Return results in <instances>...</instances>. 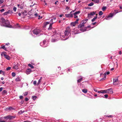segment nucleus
Here are the masks:
<instances>
[{
	"label": "nucleus",
	"instance_id": "4d7b16f0",
	"mask_svg": "<svg viewBox=\"0 0 122 122\" xmlns=\"http://www.w3.org/2000/svg\"><path fill=\"white\" fill-rule=\"evenodd\" d=\"M74 15V17L75 18H76L77 17V16L76 15Z\"/></svg>",
	"mask_w": 122,
	"mask_h": 122
},
{
	"label": "nucleus",
	"instance_id": "052dcab7",
	"mask_svg": "<svg viewBox=\"0 0 122 122\" xmlns=\"http://www.w3.org/2000/svg\"><path fill=\"white\" fill-rule=\"evenodd\" d=\"M97 92H98V93H102V90H101V91H98Z\"/></svg>",
	"mask_w": 122,
	"mask_h": 122
},
{
	"label": "nucleus",
	"instance_id": "4468645a",
	"mask_svg": "<svg viewBox=\"0 0 122 122\" xmlns=\"http://www.w3.org/2000/svg\"><path fill=\"white\" fill-rule=\"evenodd\" d=\"M110 74V72L109 71H108L106 73H105L104 75V77L102 78L101 79L100 81H102L103 80H104L106 78V74H107V75H108Z\"/></svg>",
	"mask_w": 122,
	"mask_h": 122
},
{
	"label": "nucleus",
	"instance_id": "09e8293b",
	"mask_svg": "<svg viewBox=\"0 0 122 122\" xmlns=\"http://www.w3.org/2000/svg\"><path fill=\"white\" fill-rule=\"evenodd\" d=\"M39 18H38V19H41L42 18V17H40V15H39Z\"/></svg>",
	"mask_w": 122,
	"mask_h": 122
},
{
	"label": "nucleus",
	"instance_id": "69168bd1",
	"mask_svg": "<svg viewBox=\"0 0 122 122\" xmlns=\"http://www.w3.org/2000/svg\"><path fill=\"white\" fill-rule=\"evenodd\" d=\"M9 43H6L5 44V45H9Z\"/></svg>",
	"mask_w": 122,
	"mask_h": 122
},
{
	"label": "nucleus",
	"instance_id": "f257e3e1",
	"mask_svg": "<svg viewBox=\"0 0 122 122\" xmlns=\"http://www.w3.org/2000/svg\"><path fill=\"white\" fill-rule=\"evenodd\" d=\"M56 22V21H54L52 23H51L49 27L48 28V35H51L52 34H53L52 36L51 41L52 42H56L59 40L60 38L61 40H66L67 39V37L64 35L62 33L59 34L57 33L56 31L54 28H52V24Z\"/></svg>",
	"mask_w": 122,
	"mask_h": 122
},
{
	"label": "nucleus",
	"instance_id": "f3484780",
	"mask_svg": "<svg viewBox=\"0 0 122 122\" xmlns=\"http://www.w3.org/2000/svg\"><path fill=\"white\" fill-rule=\"evenodd\" d=\"M113 92L112 89L111 88L107 89V93H112Z\"/></svg>",
	"mask_w": 122,
	"mask_h": 122
},
{
	"label": "nucleus",
	"instance_id": "c03bdc74",
	"mask_svg": "<svg viewBox=\"0 0 122 122\" xmlns=\"http://www.w3.org/2000/svg\"><path fill=\"white\" fill-rule=\"evenodd\" d=\"M115 13H114V15H115L116 14L118 13V12H118L116 10H115ZM121 11H119V12H121Z\"/></svg>",
	"mask_w": 122,
	"mask_h": 122
},
{
	"label": "nucleus",
	"instance_id": "6e6d98bb",
	"mask_svg": "<svg viewBox=\"0 0 122 122\" xmlns=\"http://www.w3.org/2000/svg\"><path fill=\"white\" fill-rule=\"evenodd\" d=\"M69 9V8L68 7H66V10H68Z\"/></svg>",
	"mask_w": 122,
	"mask_h": 122
},
{
	"label": "nucleus",
	"instance_id": "58836bf2",
	"mask_svg": "<svg viewBox=\"0 0 122 122\" xmlns=\"http://www.w3.org/2000/svg\"><path fill=\"white\" fill-rule=\"evenodd\" d=\"M28 94V92H26L24 93V96H26Z\"/></svg>",
	"mask_w": 122,
	"mask_h": 122
},
{
	"label": "nucleus",
	"instance_id": "ea45409f",
	"mask_svg": "<svg viewBox=\"0 0 122 122\" xmlns=\"http://www.w3.org/2000/svg\"><path fill=\"white\" fill-rule=\"evenodd\" d=\"M17 9L15 7H14L13 8V10L15 11H16Z\"/></svg>",
	"mask_w": 122,
	"mask_h": 122
},
{
	"label": "nucleus",
	"instance_id": "cd10ccee",
	"mask_svg": "<svg viewBox=\"0 0 122 122\" xmlns=\"http://www.w3.org/2000/svg\"><path fill=\"white\" fill-rule=\"evenodd\" d=\"M41 78L38 81L37 83V85H39L41 81Z\"/></svg>",
	"mask_w": 122,
	"mask_h": 122
},
{
	"label": "nucleus",
	"instance_id": "b1692460",
	"mask_svg": "<svg viewBox=\"0 0 122 122\" xmlns=\"http://www.w3.org/2000/svg\"><path fill=\"white\" fill-rule=\"evenodd\" d=\"M9 11H8L6 12H5L4 13H3V15H7V14L9 13Z\"/></svg>",
	"mask_w": 122,
	"mask_h": 122
},
{
	"label": "nucleus",
	"instance_id": "37998d69",
	"mask_svg": "<svg viewBox=\"0 0 122 122\" xmlns=\"http://www.w3.org/2000/svg\"><path fill=\"white\" fill-rule=\"evenodd\" d=\"M24 112V111H20V112H19V113H20V114H21L23 113Z\"/></svg>",
	"mask_w": 122,
	"mask_h": 122
},
{
	"label": "nucleus",
	"instance_id": "20e7f679",
	"mask_svg": "<svg viewBox=\"0 0 122 122\" xmlns=\"http://www.w3.org/2000/svg\"><path fill=\"white\" fill-rule=\"evenodd\" d=\"M70 30L71 29L70 28L68 27L66 28L64 32L65 36L67 37L68 39L71 35Z\"/></svg>",
	"mask_w": 122,
	"mask_h": 122
},
{
	"label": "nucleus",
	"instance_id": "8fccbe9b",
	"mask_svg": "<svg viewBox=\"0 0 122 122\" xmlns=\"http://www.w3.org/2000/svg\"><path fill=\"white\" fill-rule=\"evenodd\" d=\"M104 96L106 98H107L108 97V95L107 94H106Z\"/></svg>",
	"mask_w": 122,
	"mask_h": 122
},
{
	"label": "nucleus",
	"instance_id": "0eeeda50",
	"mask_svg": "<svg viewBox=\"0 0 122 122\" xmlns=\"http://www.w3.org/2000/svg\"><path fill=\"white\" fill-rule=\"evenodd\" d=\"M56 18L55 17L53 19H51L50 22H46L45 23V24L46 25H47L49 23H50V24L51 23H53L54 21H56ZM50 25H49L50 26ZM50 26H49V27Z\"/></svg>",
	"mask_w": 122,
	"mask_h": 122
},
{
	"label": "nucleus",
	"instance_id": "2f4dec72",
	"mask_svg": "<svg viewBox=\"0 0 122 122\" xmlns=\"http://www.w3.org/2000/svg\"><path fill=\"white\" fill-rule=\"evenodd\" d=\"M32 99H33V100H35L36 99V98H37V97L36 96H32Z\"/></svg>",
	"mask_w": 122,
	"mask_h": 122
},
{
	"label": "nucleus",
	"instance_id": "a19ab883",
	"mask_svg": "<svg viewBox=\"0 0 122 122\" xmlns=\"http://www.w3.org/2000/svg\"><path fill=\"white\" fill-rule=\"evenodd\" d=\"M11 67H9L6 68V70L7 71H8L10 70L11 69Z\"/></svg>",
	"mask_w": 122,
	"mask_h": 122
},
{
	"label": "nucleus",
	"instance_id": "a18cd8bd",
	"mask_svg": "<svg viewBox=\"0 0 122 122\" xmlns=\"http://www.w3.org/2000/svg\"><path fill=\"white\" fill-rule=\"evenodd\" d=\"M93 90L94 91L96 92H97V89L96 88H94Z\"/></svg>",
	"mask_w": 122,
	"mask_h": 122
},
{
	"label": "nucleus",
	"instance_id": "aec40b11",
	"mask_svg": "<svg viewBox=\"0 0 122 122\" xmlns=\"http://www.w3.org/2000/svg\"><path fill=\"white\" fill-rule=\"evenodd\" d=\"M82 92L84 93H86L87 92V90L86 89H84L82 90Z\"/></svg>",
	"mask_w": 122,
	"mask_h": 122
},
{
	"label": "nucleus",
	"instance_id": "49530a36",
	"mask_svg": "<svg viewBox=\"0 0 122 122\" xmlns=\"http://www.w3.org/2000/svg\"><path fill=\"white\" fill-rule=\"evenodd\" d=\"M4 9H2L1 10H0V11L1 12H2L4 11Z\"/></svg>",
	"mask_w": 122,
	"mask_h": 122
},
{
	"label": "nucleus",
	"instance_id": "72a5a7b5",
	"mask_svg": "<svg viewBox=\"0 0 122 122\" xmlns=\"http://www.w3.org/2000/svg\"><path fill=\"white\" fill-rule=\"evenodd\" d=\"M1 48L4 49L5 50H6V48L5 46H3L1 47Z\"/></svg>",
	"mask_w": 122,
	"mask_h": 122
},
{
	"label": "nucleus",
	"instance_id": "dca6fc26",
	"mask_svg": "<svg viewBox=\"0 0 122 122\" xmlns=\"http://www.w3.org/2000/svg\"><path fill=\"white\" fill-rule=\"evenodd\" d=\"M65 16L67 17H73V15L71 14H65Z\"/></svg>",
	"mask_w": 122,
	"mask_h": 122
},
{
	"label": "nucleus",
	"instance_id": "412c9836",
	"mask_svg": "<svg viewBox=\"0 0 122 122\" xmlns=\"http://www.w3.org/2000/svg\"><path fill=\"white\" fill-rule=\"evenodd\" d=\"M97 16L94 17L92 20V21L93 22L97 18Z\"/></svg>",
	"mask_w": 122,
	"mask_h": 122
},
{
	"label": "nucleus",
	"instance_id": "423d86ee",
	"mask_svg": "<svg viewBox=\"0 0 122 122\" xmlns=\"http://www.w3.org/2000/svg\"><path fill=\"white\" fill-rule=\"evenodd\" d=\"M114 15V13H110L108 15L106 16L105 19L107 20H109L110 19V18L112 17Z\"/></svg>",
	"mask_w": 122,
	"mask_h": 122
},
{
	"label": "nucleus",
	"instance_id": "6e6552de",
	"mask_svg": "<svg viewBox=\"0 0 122 122\" xmlns=\"http://www.w3.org/2000/svg\"><path fill=\"white\" fill-rule=\"evenodd\" d=\"M15 118V117L13 116L10 115H8L7 116L4 117V118L5 119H9L10 120L11 119L14 118Z\"/></svg>",
	"mask_w": 122,
	"mask_h": 122
},
{
	"label": "nucleus",
	"instance_id": "ddd939ff",
	"mask_svg": "<svg viewBox=\"0 0 122 122\" xmlns=\"http://www.w3.org/2000/svg\"><path fill=\"white\" fill-rule=\"evenodd\" d=\"M46 41L45 40H44L42 42H41L40 43V45L41 46H42L44 47H45L46 46V45H45L46 43Z\"/></svg>",
	"mask_w": 122,
	"mask_h": 122
},
{
	"label": "nucleus",
	"instance_id": "864d4df0",
	"mask_svg": "<svg viewBox=\"0 0 122 122\" xmlns=\"http://www.w3.org/2000/svg\"><path fill=\"white\" fill-rule=\"evenodd\" d=\"M23 98V96H20L19 98L20 99H21Z\"/></svg>",
	"mask_w": 122,
	"mask_h": 122
},
{
	"label": "nucleus",
	"instance_id": "13d9d810",
	"mask_svg": "<svg viewBox=\"0 0 122 122\" xmlns=\"http://www.w3.org/2000/svg\"><path fill=\"white\" fill-rule=\"evenodd\" d=\"M34 15L36 16H38V14L37 13H35L34 14Z\"/></svg>",
	"mask_w": 122,
	"mask_h": 122
},
{
	"label": "nucleus",
	"instance_id": "c85d7f7f",
	"mask_svg": "<svg viewBox=\"0 0 122 122\" xmlns=\"http://www.w3.org/2000/svg\"><path fill=\"white\" fill-rule=\"evenodd\" d=\"M94 5V3L93 2H91L90 3L88 4V6H91L93 5Z\"/></svg>",
	"mask_w": 122,
	"mask_h": 122
},
{
	"label": "nucleus",
	"instance_id": "9b49d317",
	"mask_svg": "<svg viewBox=\"0 0 122 122\" xmlns=\"http://www.w3.org/2000/svg\"><path fill=\"white\" fill-rule=\"evenodd\" d=\"M95 14V13L94 11L91 12L88 14V17L89 18H91V17L93 16V15Z\"/></svg>",
	"mask_w": 122,
	"mask_h": 122
},
{
	"label": "nucleus",
	"instance_id": "680f3d73",
	"mask_svg": "<svg viewBox=\"0 0 122 122\" xmlns=\"http://www.w3.org/2000/svg\"><path fill=\"white\" fill-rule=\"evenodd\" d=\"M18 15L19 16H20L21 15V14L20 13H18Z\"/></svg>",
	"mask_w": 122,
	"mask_h": 122
},
{
	"label": "nucleus",
	"instance_id": "7c9ffc66",
	"mask_svg": "<svg viewBox=\"0 0 122 122\" xmlns=\"http://www.w3.org/2000/svg\"><path fill=\"white\" fill-rule=\"evenodd\" d=\"M103 14V13L102 11H100L99 13V15H101Z\"/></svg>",
	"mask_w": 122,
	"mask_h": 122
},
{
	"label": "nucleus",
	"instance_id": "f704fd0d",
	"mask_svg": "<svg viewBox=\"0 0 122 122\" xmlns=\"http://www.w3.org/2000/svg\"><path fill=\"white\" fill-rule=\"evenodd\" d=\"M15 75H16L15 74L14 72H13L12 73V76H13V77H15Z\"/></svg>",
	"mask_w": 122,
	"mask_h": 122
},
{
	"label": "nucleus",
	"instance_id": "bb28decb",
	"mask_svg": "<svg viewBox=\"0 0 122 122\" xmlns=\"http://www.w3.org/2000/svg\"><path fill=\"white\" fill-rule=\"evenodd\" d=\"M28 66L31 67V68H34V66L30 63L28 64Z\"/></svg>",
	"mask_w": 122,
	"mask_h": 122
},
{
	"label": "nucleus",
	"instance_id": "9d476101",
	"mask_svg": "<svg viewBox=\"0 0 122 122\" xmlns=\"http://www.w3.org/2000/svg\"><path fill=\"white\" fill-rule=\"evenodd\" d=\"M79 20V19H76V20L75 22L71 23V25L72 26H75L76 24H77L78 21Z\"/></svg>",
	"mask_w": 122,
	"mask_h": 122
},
{
	"label": "nucleus",
	"instance_id": "a211bd4d",
	"mask_svg": "<svg viewBox=\"0 0 122 122\" xmlns=\"http://www.w3.org/2000/svg\"><path fill=\"white\" fill-rule=\"evenodd\" d=\"M5 57L7 59L9 60L10 59V57L8 55H4Z\"/></svg>",
	"mask_w": 122,
	"mask_h": 122
},
{
	"label": "nucleus",
	"instance_id": "3c124183",
	"mask_svg": "<svg viewBox=\"0 0 122 122\" xmlns=\"http://www.w3.org/2000/svg\"><path fill=\"white\" fill-rule=\"evenodd\" d=\"M25 101H28L29 100V99L27 98L26 97L25 98Z\"/></svg>",
	"mask_w": 122,
	"mask_h": 122
},
{
	"label": "nucleus",
	"instance_id": "79ce46f5",
	"mask_svg": "<svg viewBox=\"0 0 122 122\" xmlns=\"http://www.w3.org/2000/svg\"><path fill=\"white\" fill-rule=\"evenodd\" d=\"M4 2L3 0H0V4H1L3 3Z\"/></svg>",
	"mask_w": 122,
	"mask_h": 122
},
{
	"label": "nucleus",
	"instance_id": "7ed1b4c3",
	"mask_svg": "<svg viewBox=\"0 0 122 122\" xmlns=\"http://www.w3.org/2000/svg\"><path fill=\"white\" fill-rule=\"evenodd\" d=\"M86 30H83L82 29V28H81L80 27H79L78 26L77 27L75 28L74 29H73L71 31L73 34H75L80 33L81 32H84Z\"/></svg>",
	"mask_w": 122,
	"mask_h": 122
},
{
	"label": "nucleus",
	"instance_id": "393cba45",
	"mask_svg": "<svg viewBox=\"0 0 122 122\" xmlns=\"http://www.w3.org/2000/svg\"><path fill=\"white\" fill-rule=\"evenodd\" d=\"M80 13V12L79 11H78L75 12L73 14L74 15H76L78 14H79Z\"/></svg>",
	"mask_w": 122,
	"mask_h": 122
},
{
	"label": "nucleus",
	"instance_id": "4c0bfd02",
	"mask_svg": "<svg viewBox=\"0 0 122 122\" xmlns=\"http://www.w3.org/2000/svg\"><path fill=\"white\" fill-rule=\"evenodd\" d=\"M19 8L21 9H23V6L22 5H20Z\"/></svg>",
	"mask_w": 122,
	"mask_h": 122
},
{
	"label": "nucleus",
	"instance_id": "e2e57ef3",
	"mask_svg": "<svg viewBox=\"0 0 122 122\" xmlns=\"http://www.w3.org/2000/svg\"><path fill=\"white\" fill-rule=\"evenodd\" d=\"M2 72H3V71H2L1 70H0V74H2Z\"/></svg>",
	"mask_w": 122,
	"mask_h": 122
},
{
	"label": "nucleus",
	"instance_id": "1a4fd4ad",
	"mask_svg": "<svg viewBox=\"0 0 122 122\" xmlns=\"http://www.w3.org/2000/svg\"><path fill=\"white\" fill-rule=\"evenodd\" d=\"M119 82L117 79H115L113 80V84L114 85H117L118 84Z\"/></svg>",
	"mask_w": 122,
	"mask_h": 122
},
{
	"label": "nucleus",
	"instance_id": "0e129e2a",
	"mask_svg": "<svg viewBox=\"0 0 122 122\" xmlns=\"http://www.w3.org/2000/svg\"><path fill=\"white\" fill-rule=\"evenodd\" d=\"M112 115H109V116H106V117H112Z\"/></svg>",
	"mask_w": 122,
	"mask_h": 122
},
{
	"label": "nucleus",
	"instance_id": "774afa93",
	"mask_svg": "<svg viewBox=\"0 0 122 122\" xmlns=\"http://www.w3.org/2000/svg\"><path fill=\"white\" fill-rule=\"evenodd\" d=\"M121 51H120L119 52V54L120 55H121Z\"/></svg>",
	"mask_w": 122,
	"mask_h": 122
},
{
	"label": "nucleus",
	"instance_id": "5701e85b",
	"mask_svg": "<svg viewBox=\"0 0 122 122\" xmlns=\"http://www.w3.org/2000/svg\"><path fill=\"white\" fill-rule=\"evenodd\" d=\"M92 1L96 3H98L99 2V0H92Z\"/></svg>",
	"mask_w": 122,
	"mask_h": 122
},
{
	"label": "nucleus",
	"instance_id": "603ef678",
	"mask_svg": "<svg viewBox=\"0 0 122 122\" xmlns=\"http://www.w3.org/2000/svg\"><path fill=\"white\" fill-rule=\"evenodd\" d=\"M1 55L2 56H4V55H5V53H1Z\"/></svg>",
	"mask_w": 122,
	"mask_h": 122
},
{
	"label": "nucleus",
	"instance_id": "338daca9",
	"mask_svg": "<svg viewBox=\"0 0 122 122\" xmlns=\"http://www.w3.org/2000/svg\"><path fill=\"white\" fill-rule=\"evenodd\" d=\"M96 23V22H95V23H92V24L93 25H94Z\"/></svg>",
	"mask_w": 122,
	"mask_h": 122
},
{
	"label": "nucleus",
	"instance_id": "a878e982",
	"mask_svg": "<svg viewBox=\"0 0 122 122\" xmlns=\"http://www.w3.org/2000/svg\"><path fill=\"white\" fill-rule=\"evenodd\" d=\"M14 68L15 69H18V66L17 65H15L14 66Z\"/></svg>",
	"mask_w": 122,
	"mask_h": 122
},
{
	"label": "nucleus",
	"instance_id": "5fc2aeb1",
	"mask_svg": "<svg viewBox=\"0 0 122 122\" xmlns=\"http://www.w3.org/2000/svg\"><path fill=\"white\" fill-rule=\"evenodd\" d=\"M3 89V88L2 87H1L0 88V92H1Z\"/></svg>",
	"mask_w": 122,
	"mask_h": 122
},
{
	"label": "nucleus",
	"instance_id": "473e14b6",
	"mask_svg": "<svg viewBox=\"0 0 122 122\" xmlns=\"http://www.w3.org/2000/svg\"><path fill=\"white\" fill-rule=\"evenodd\" d=\"M106 9V7L103 6L102 8V10L103 11H104Z\"/></svg>",
	"mask_w": 122,
	"mask_h": 122
},
{
	"label": "nucleus",
	"instance_id": "de8ad7c7",
	"mask_svg": "<svg viewBox=\"0 0 122 122\" xmlns=\"http://www.w3.org/2000/svg\"><path fill=\"white\" fill-rule=\"evenodd\" d=\"M36 83H37L36 81H34V82H33V84L34 85H36Z\"/></svg>",
	"mask_w": 122,
	"mask_h": 122
},
{
	"label": "nucleus",
	"instance_id": "f8f14e48",
	"mask_svg": "<svg viewBox=\"0 0 122 122\" xmlns=\"http://www.w3.org/2000/svg\"><path fill=\"white\" fill-rule=\"evenodd\" d=\"M86 23V20H83L81 23L79 25V27H80L81 28H82L83 27L84 24Z\"/></svg>",
	"mask_w": 122,
	"mask_h": 122
},
{
	"label": "nucleus",
	"instance_id": "c9c22d12",
	"mask_svg": "<svg viewBox=\"0 0 122 122\" xmlns=\"http://www.w3.org/2000/svg\"><path fill=\"white\" fill-rule=\"evenodd\" d=\"M12 108V107H11L7 108H6V110L7 111L9 110H10Z\"/></svg>",
	"mask_w": 122,
	"mask_h": 122
},
{
	"label": "nucleus",
	"instance_id": "e433bc0d",
	"mask_svg": "<svg viewBox=\"0 0 122 122\" xmlns=\"http://www.w3.org/2000/svg\"><path fill=\"white\" fill-rule=\"evenodd\" d=\"M6 93H7V91L5 90H4L2 92V94H4Z\"/></svg>",
	"mask_w": 122,
	"mask_h": 122
},
{
	"label": "nucleus",
	"instance_id": "2eb2a0df",
	"mask_svg": "<svg viewBox=\"0 0 122 122\" xmlns=\"http://www.w3.org/2000/svg\"><path fill=\"white\" fill-rule=\"evenodd\" d=\"M31 70L30 69L28 68L26 70V73L27 74H29L31 72Z\"/></svg>",
	"mask_w": 122,
	"mask_h": 122
},
{
	"label": "nucleus",
	"instance_id": "4be33fe9",
	"mask_svg": "<svg viewBox=\"0 0 122 122\" xmlns=\"http://www.w3.org/2000/svg\"><path fill=\"white\" fill-rule=\"evenodd\" d=\"M102 93H107V90H102Z\"/></svg>",
	"mask_w": 122,
	"mask_h": 122
},
{
	"label": "nucleus",
	"instance_id": "c756f323",
	"mask_svg": "<svg viewBox=\"0 0 122 122\" xmlns=\"http://www.w3.org/2000/svg\"><path fill=\"white\" fill-rule=\"evenodd\" d=\"M82 77H81L80 79H78L77 80V82H78V83H79L80 82V81H81L82 80Z\"/></svg>",
	"mask_w": 122,
	"mask_h": 122
},
{
	"label": "nucleus",
	"instance_id": "bf43d9fd",
	"mask_svg": "<svg viewBox=\"0 0 122 122\" xmlns=\"http://www.w3.org/2000/svg\"><path fill=\"white\" fill-rule=\"evenodd\" d=\"M2 75H4V76H5V72H4L3 71V72H2Z\"/></svg>",
	"mask_w": 122,
	"mask_h": 122
},
{
	"label": "nucleus",
	"instance_id": "f03ea898",
	"mask_svg": "<svg viewBox=\"0 0 122 122\" xmlns=\"http://www.w3.org/2000/svg\"><path fill=\"white\" fill-rule=\"evenodd\" d=\"M0 24L1 26L15 28H20V26L18 24L15 25L14 27H12V26L10 24L9 21L7 20H5L3 17H0Z\"/></svg>",
	"mask_w": 122,
	"mask_h": 122
},
{
	"label": "nucleus",
	"instance_id": "39448f33",
	"mask_svg": "<svg viewBox=\"0 0 122 122\" xmlns=\"http://www.w3.org/2000/svg\"><path fill=\"white\" fill-rule=\"evenodd\" d=\"M41 32L40 29L39 28H37L35 29L33 31L34 34L37 35L40 34Z\"/></svg>",
	"mask_w": 122,
	"mask_h": 122
},
{
	"label": "nucleus",
	"instance_id": "6ab92c4d",
	"mask_svg": "<svg viewBox=\"0 0 122 122\" xmlns=\"http://www.w3.org/2000/svg\"><path fill=\"white\" fill-rule=\"evenodd\" d=\"M15 80L16 81H20V78L19 76H18L15 79Z\"/></svg>",
	"mask_w": 122,
	"mask_h": 122
}]
</instances>
